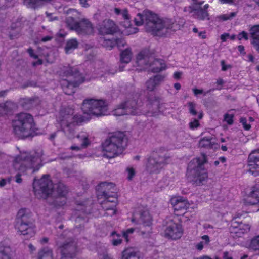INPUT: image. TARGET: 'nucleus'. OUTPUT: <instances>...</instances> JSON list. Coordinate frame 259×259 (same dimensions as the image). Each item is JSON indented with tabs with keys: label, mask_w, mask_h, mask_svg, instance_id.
<instances>
[{
	"label": "nucleus",
	"mask_w": 259,
	"mask_h": 259,
	"mask_svg": "<svg viewBox=\"0 0 259 259\" xmlns=\"http://www.w3.org/2000/svg\"><path fill=\"white\" fill-rule=\"evenodd\" d=\"M47 17H48L49 21H53L55 20H58V17L56 16H54L52 14L49 13L48 12L46 13Z\"/></svg>",
	"instance_id": "obj_53"
},
{
	"label": "nucleus",
	"mask_w": 259,
	"mask_h": 259,
	"mask_svg": "<svg viewBox=\"0 0 259 259\" xmlns=\"http://www.w3.org/2000/svg\"><path fill=\"white\" fill-rule=\"evenodd\" d=\"M250 229V226L249 224L239 223L236 220H233L230 230L234 237H239L243 234L248 232Z\"/></svg>",
	"instance_id": "obj_18"
},
{
	"label": "nucleus",
	"mask_w": 259,
	"mask_h": 259,
	"mask_svg": "<svg viewBox=\"0 0 259 259\" xmlns=\"http://www.w3.org/2000/svg\"><path fill=\"white\" fill-rule=\"evenodd\" d=\"M131 221L133 223H136L141 224L140 227L141 233L144 235L143 229L144 227H147V233L149 234L151 230V225L152 224V218L149 212L147 211H136L133 213Z\"/></svg>",
	"instance_id": "obj_13"
},
{
	"label": "nucleus",
	"mask_w": 259,
	"mask_h": 259,
	"mask_svg": "<svg viewBox=\"0 0 259 259\" xmlns=\"http://www.w3.org/2000/svg\"><path fill=\"white\" fill-rule=\"evenodd\" d=\"M72 156L66 155L65 153H61L59 155V157L61 159H66L72 157Z\"/></svg>",
	"instance_id": "obj_57"
},
{
	"label": "nucleus",
	"mask_w": 259,
	"mask_h": 259,
	"mask_svg": "<svg viewBox=\"0 0 259 259\" xmlns=\"http://www.w3.org/2000/svg\"><path fill=\"white\" fill-rule=\"evenodd\" d=\"M14 252V250L8 243H0V259H12Z\"/></svg>",
	"instance_id": "obj_24"
},
{
	"label": "nucleus",
	"mask_w": 259,
	"mask_h": 259,
	"mask_svg": "<svg viewBox=\"0 0 259 259\" xmlns=\"http://www.w3.org/2000/svg\"><path fill=\"white\" fill-rule=\"evenodd\" d=\"M254 121V119L252 117H249L248 119L245 118H241L240 122L243 125V128L245 130H249L251 127L250 123Z\"/></svg>",
	"instance_id": "obj_38"
},
{
	"label": "nucleus",
	"mask_w": 259,
	"mask_h": 259,
	"mask_svg": "<svg viewBox=\"0 0 259 259\" xmlns=\"http://www.w3.org/2000/svg\"><path fill=\"white\" fill-rule=\"evenodd\" d=\"M198 35L200 38L202 39H205L206 37V33L205 31H201L199 32Z\"/></svg>",
	"instance_id": "obj_59"
},
{
	"label": "nucleus",
	"mask_w": 259,
	"mask_h": 259,
	"mask_svg": "<svg viewBox=\"0 0 259 259\" xmlns=\"http://www.w3.org/2000/svg\"><path fill=\"white\" fill-rule=\"evenodd\" d=\"M98 30L101 35L112 34L117 31V27L113 21L105 20L99 25Z\"/></svg>",
	"instance_id": "obj_20"
},
{
	"label": "nucleus",
	"mask_w": 259,
	"mask_h": 259,
	"mask_svg": "<svg viewBox=\"0 0 259 259\" xmlns=\"http://www.w3.org/2000/svg\"><path fill=\"white\" fill-rule=\"evenodd\" d=\"M182 75V73L180 72H176L174 74V77L176 79H179Z\"/></svg>",
	"instance_id": "obj_61"
},
{
	"label": "nucleus",
	"mask_w": 259,
	"mask_h": 259,
	"mask_svg": "<svg viewBox=\"0 0 259 259\" xmlns=\"http://www.w3.org/2000/svg\"><path fill=\"white\" fill-rule=\"evenodd\" d=\"M15 107V104L11 101H7L5 103H2L0 104V114L4 115L8 114L12 111Z\"/></svg>",
	"instance_id": "obj_29"
},
{
	"label": "nucleus",
	"mask_w": 259,
	"mask_h": 259,
	"mask_svg": "<svg viewBox=\"0 0 259 259\" xmlns=\"http://www.w3.org/2000/svg\"><path fill=\"white\" fill-rule=\"evenodd\" d=\"M30 217L28 210L21 209L18 212L16 219V228L20 234L26 236L27 238H31L35 235L34 226L29 220Z\"/></svg>",
	"instance_id": "obj_7"
},
{
	"label": "nucleus",
	"mask_w": 259,
	"mask_h": 259,
	"mask_svg": "<svg viewBox=\"0 0 259 259\" xmlns=\"http://www.w3.org/2000/svg\"><path fill=\"white\" fill-rule=\"evenodd\" d=\"M74 114V111L70 108L61 110L57 118L62 130L69 137L74 135L77 126L81 122L79 116Z\"/></svg>",
	"instance_id": "obj_5"
},
{
	"label": "nucleus",
	"mask_w": 259,
	"mask_h": 259,
	"mask_svg": "<svg viewBox=\"0 0 259 259\" xmlns=\"http://www.w3.org/2000/svg\"><path fill=\"white\" fill-rule=\"evenodd\" d=\"M200 125L199 122L198 120L194 119L193 121L190 122L189 126L192 130H195Z\"/></svg>",
	"instance_id": "obj_47"
},
{
	"label": "nucleus",
	"mask_w": 259,
	"mask_h": 259,
	"mask_svg": "<svg viewBox=\"0 0 259 259\" xmlns=\"http://www.w3.org/2000/svg\"><path fill=\"white\" fill-rule=\"evenodd\" d=\"M126 172L127 174V178L128 180H131L135 175V170L132 167H128L126 168Z\"/></svg>",
	"instance_id": "obj_43"
},
{
	"label": "nucleus",
	"mask_w": 259,
	"mask_h": 259,
	"mask_svg": "<svg viewBox=\"0 0 259 259\" xmlns=\"http://www.w3.org/2000/svg\"><path fill=\"white\" fill-rule=\"evenodd\" d=\"M40 161L38 155H32L29 153H22L17 156L14 161V168L21 172H24L28 168H32Z\"/></svg>",
	"instance_id": "obj_11"
},
{
	"label": "nucleus",
	"mask_w": 259,
	"mask_h": 259,
	"mask_svg": "<svg viewBox=\"0 0 259 259\" xmlns=\"http://www.w3.org/2000/svg\"><path fill=\"white\" fill-rule=\"evenodd\" d=\"M237 38L240 40L242 39L246 40L248 39V34L244 31H242L238 35Z\"/></svg>",
	"instance_id": "obj_49"
},
{
	"label": "nucleus",
	"mask_w": 259,
	"mask_h": 259,
	"mask_svg": "<svg viewBox=\"0 0 259 259\" xmlns=\"http://www.w3.org/2000/svg\"><path fill=\"white\" fill-rule=\"evenodd\" d=\"M248 167L249 171L254 176V170L258 169L259 171V150L252 151L248 156Z\"/></svg>",
	"instance_id": "obj_21"
},
{
	"label": "nucleus",
	"mask_w": 259,
	"mask_h": 259,
	"mask_svg": "<svg viewBox=\"0 0 259 259\" xmlns=\"http://www.w3.org/2000/svg\"><path fill=\"white\" fill-rule=\"evenodd\" d=\"M70 149L72 150H75L76 151H79L80 150V147L77 146H72L70 147Z\"/></svg>",
	"instance_id": "obj_63"
},
{
	"label": "nucleus",
	"mask_w": 259,
	"mask_h": 259,
	"mask_svg": "<svg viewBox=\"0 0 259 259\" xmlns=\"http://www.w3.org/2000/svg\"><path fill=\"white\" fill-rule=\"evenodd\" d=\"M223 258L224 259H232L231 256L229 255V253L227 252H224Z\"/></svg>",
	"instance_id": "obj_62"
},
{
	"label": "nucleus",
	"mask_w": 259,
	"mask_h": 259,
	"mask_svg": "<svg viewBox=\"0 0 259 259\" xmlns=\"http://www.w3.org/2000/svg\"><path fill=\"white\" fill-rule=\"evenodd\" d=\"M235 114V111L231 110L226 113L224 116V119L227 124L231 125L233 122V117Z\"/></svg>",
	"instance_id": "obj_39"
},
{
	"label": "nucleus",
	"mask_w": 259,
	"mask_h": 259,
	"mask_svg": "<svg viewBox=\"0 0 259 259\" xmlns=\"http://www.w3.org/2000/svg\"><path fill=\"white\" fill-rule=\"evenodd\" d=\"M163 80V77L157 75L153 78H151L146 82V87L148 90L152 91L154 89L156 85L159 84Z\"/></svg>",
	"instance_id": "obj_32"
},
{
	"label": "nucleus",
	"mask_w": 259,
	"mask_h": 259,
	"mask_svg": "<svg viewBox=\"0 0 259 259\" xmlns=\"http://www.w3.org/2000/svg\"><path fill=\"white\" fill-rule=\"evenodd\" d=\"M62 253L61 259H70L75 254L76 250V243L72 239L66 240L63 244H58Z\"/></svg>",
	"instance_id": "obj_16"
},
{
	"label": "nucleus",
	"mask_w": 259,
	"mask_h": 259,
	"mask_svg": "<svg viewBox=\"0 0 259 259\" xmlns=\"http://www.w3.org/2000/svg\"><path fill=\"white\" fill-rule=\"evenodd\" d=\"M27 52L31 57H33L34 59H37L38 58L37 55L34 53L33 50L32 48H29Z\"/></svg>",
	"instance_id": "obj_54"
},
{
	"label": "nucleus",
	"mask_w": 259,
	"mask_h": 259,
	"mask_svg": "<svg viewBox=\"0 0 259 259\" xmlns=\"http://www.w3.org/2000/svg\"><path fill=\"white\" fill-rule=\"evenodd\" d=\"M218 1L221 4H234L236 0H218Z\"/></svg>",
	"instance_id": "obj_55"
},
{
	"label": "nucleus",
	"mask_w": 259,
	"mask_h": 259,
	"mask_svg": "<svg viewBox=\"0 0 259 259\" xmlns=\"http://www.w3.org/2000/svg\"><path fill=\"white\" fill-rule=\"evenodd\" d=\"M250 33L252 37L251 44L259 52V25L252 27L250 30Z\"/></svg>",
	"instance_id": "obj_27"
},
{
	"label": "nucleus",
	"mask_w": 259,
	"mask_h": 259,
	"mask_svg": "<svg viewBox=\"0 0 259 259\" xmlns=\"http://www.w3.org/2000/svg\"><path fill=\"white\" fill-rule=\"evenodd\" d=\"M199 146L201 148L213 149H216L218 147L212 136H206L204 137L199 141Z\"/></svg>",
	"instance_id": "obj_26"
},
{
	"label": "nucleus",
	"mask_w": 259,
	"mask_h": 259,
	"mask_svg": "<svg viewBox=\"0 0 259 259\" xmlns=\"http://www.w3.org/2000/svg\"><path fill=\"white\" fill-rule=\"evenodd\" d=\"M82 122L88 121L92 115L104 116L109 114L107 104L102 100L87 99L82 104Z\"/></svg>",
	"instance_id": "obj_4"
},
{
	"label": "nucleus",
	"mask_w": 259,
	"mask_h": 259,
	"mask_svg": "<svg viewBox=\"0 0 259 259\" xmlns=\"http://www.w3.org/2000/svg\"><path fill=\"white\" fill-rule=\"evenodd\" d=\"M91 143V140L89 138L88 135H83V138H82V147H86L89 145Z\"/></svg>",
	"instance_id": "obj_46"
},
{
	"label": "nucleus",
	"mask_w": 259,
	"mask_h": 259,
	"mask_svg": "<svg viewBox=\"0 0 259 259\" xmlns=\"http://www.w3.org/2000/svg\"><path fill=\"white\" fill-rule=\"evenodd\" d=\"M114 11L115 13L117 15L121 13L123 18L125 19V24L124 25L125 27V30L122 31V33L125 35H130L131 34L135 33L137 32V29L136 28L130 27L131 24L130 22L128 20V14L126 10L124 9L121 11L118 8H115Z\"/></svg>",
	"instance_id": "obj_23"
},
{
	"label": "nucleus",
	"mask_w": 259,
	"mask_h": 259,
	"mask_svg": "<svg viewBox=\"0 0 259 259\" xmlns=\"http://www.w3.org/2000/svg\"><path fill=\"white\" fill-rule=\"evenodd\" d=\"M205 155L193 159L189 163L186 173L187 180L197 186L206 183L208 179V172L203 165L206 163Z\"/></svg>",
	"instance_id": "obj_2"
},
{
	"label": "nucleus",
	"mask_w": 259,
	"mask_h": 259,
	"mask_svg": "<svg viewBox=\"0 0 259 259\" xmlns=\"http://www.w3.org/2000/svg\"><path fill=\"white\" fill-rule=\"evenodd\" d=\"M105 211V215L113 216L117 212L118 199L117 194L98 200Z\"/></svg>",
	"instance_id": "obj_12"
},
{
	"label": "nucleus",
	"mask_w": 259,
	"mask_h": 259,
	"mask_svg": "<svg viewBox=\"0 0 259 259\" xmlns=\"http://www.w3.org/2000/svg\"><path fill=\"white\" fill-rule=\"evenodd\" d=\"M229 37V35L227 33H224L221 36V39L222 42H225L227 39Z\"/></svg>",
	"instance_id": "obj_58"
},
{
	"label": "nucleus",
	"mask_w": 259,
	"mask_h": 259,
	"mask_svg": "<svg viewBox=\"0 0 259 259\" xmlns=\"http://www.w3.org/2000/svg\"><path fill=\"white\" fill-rule=\"evenodd\" d=\"M134 229L133 228H130L126 230L123 234V237L125 238L126 241H128V237L131 234L134 232Z\"/></svg>",
	"instance_id": "obj_50"
},
{
	"label": "nucleus",
	"mask_w": 259,
	"mask_h": 259,
	"mask_svg": "<svg viewBox=\"0 0 259 259\" xmlns=\"http://www.w3.org/2000/svg\"><path fill=\"white\" fill-rule=\"evenodd\" d=\"M236 15V13L235 12H230L229 13L223 14L220 15L218 17L219 19L222 20H227L230 19Z\"/></svg>",
	"instance_id": "obj_44"
},
{
	"label": "nucleus",
	"mask_w": 259,
	"mask_h": 259,
	"mask_svg": "<svg viewBox=\"0 0 259 259\" xmlns=\"http://www.w3.org/2000/svg\"><path fill=\"white\" fill-rule=\"evenodd\" d=\"M221 65H222V70L223 71H226L228 69L230 68V65H226L224 61H221Z\"/></svg>",
	"instance_id": "obj_56"
},
{
	"label": "nucleus",
	"mask_w": 259,
	"mask_h": 259,
	"mask_svg": "<svg viewBox=\"0 0 259 259\" xmlns=\"http://www.w3.org/2000/svg\"><path fill=\"white\" fill-rule=\"evenodd\" d=\"M249 248L253 250H259V235L254 237L251 240Z\"/></svg>",
	"instance_id": "obj_41"
},
{
	"label": "nucleus",
	"mask_w": 259,
	"mask_h": 259,
	"mask_svg": "<svg viewBox=\"0 0 259 259\" xmlns=\"http://www.w3.org/2000/svg\"><path fill=\"white\" fill-rule=\"evenodd\" d=\"M7 181L6 179H2L0 180V187H3L6 185Z\"/></svg>",
	"instance_id": "obj_64"
},
{
	"label": "nucleus",
	"mask_w": 259,
	"mask_h": 259,
	"mask_svg": "<svg viewBox=\"0 0 259 259\" xmlns=\"http://www.w3.org/2000/svg\"><path fill=\"white\" fill-rule=\"evenodd\" d=\"M259 202V188L255 187V189L252 191L244 199V203L246 205H253Z\"/></svg>",
	"instance_id": "obj_25"
},
{
	"label": "nucleus",
	"mask_w": 259,
	"mask_h": 259,
	"mask_svg": "<svg viewBox=\"0 0 259 259\" xmlns=\"http://www.w3.org/2000/svg\"><path fill=\"white\" fill-rule=\"evenodd\" d=\"M192 4V9L194 10L195 17L199 20L209 19V15L206 10L201 8L203 2H198V0H190Z\"/></svg>",
	"instance_id": "obj_22"
},
{
	"label": "nucleus",
	"mask_w": 259,
	"mask_h": 259,
	"mask_svg": "<svg viewBox=\"0 0 259 259\" xmlns=\"http://www.w3.org/2000/svg\"><path fill=\"white\" fill-rule=\"evenodd\" d=\"M138 70L148 69L153 72H159L165 69V65L162 60H155L152 57H148L143 53H139L137 57Z\"/></svg>",
	"instance_id": "obj_8"
},
{
	"label": "nucleus",
	"mask_w": 259,
	"mask_h": 259,
	"mask_svg": "<svg viewBox=\"0 0 259 259\" xmlns=\"http://www.w3.org/2000/svg\"><path fill=\"white\" fill-rule=\"evenodd\" d=\"M67 71L70 75H75L79 73V70L74 67H69Z\"/></svg>",
	"instance_id": "obj_48"
},
{
	"label": "nucleus",
	"mask_w": 259,
	"mask_h": 259,
	"mask_svg": "<svg viewBox=\"0 0 259 259\" xmlns=\"http://www.w3.org/2000/svg\"><path fill=\"white\" fill-rule=\"evenodd\" d=\"M124 149V138L122 133H116L107 139L102 145L103 155L114 158L121 154Z\"/></svg>",
	"instance_id": "obj_6"
},
{
	"label": "nucleus",
	"mask_w": 259,
	"mask_h": 259,
	"mask_svg": "<svg viewBox=\"0 0 259 259\" xmlns=\"http://www.w3.org/2000/svg\"><path fill=\"white\" fill-rule=\"evenodd\" d=\"M162 161V158L157 155H153L148 158L145 162L147 170L152 172H158L164 165Z\"/></svg>",
	"instance_id": "obj_19"
},
{
	"label": "nucleus",
	"mask_w": 259,
	"mask_h": 259,
	"mask_svg": "<svg viewBox=\"0 0 259 259\" xmlns=\"http://www.w3.org/2000/svg\"><path fill=\"white\" fill-rule=\"evenodd\" d=\"M136 104L134 101L123 104L113 110L112 114L117 116L125 114L138 115L141 112L139 108L136 107Z\"/></svg>",
	"instance_id": "obj_14"
},
{
	"label": "nucleus",
	"mask_w": 259,
	"mask_h": 259,
	"mask_svg": "<svg viewBox=\"0 0 259 259\" xmlns=\"http://www.w3.org/2000/svg\"><path fill=\"white\" fill-rule=\"evenodd\" d=\"M22 180L21 178V175L20 174H18L16 176V182L18 183H21Z\"/></svg>",
	"instance_id": "obj_60"
},
{
	"label": "nucleus",
	"mask_w": 259,
	"mask_h": 259,
	"mask_svg": "<svg viewBox=\"0 0 259 259\" xmlns=\"http://www.w3.org/2000/svg\"><path fill=\"white\" fill-rule=\"evenodd\" d=\"M93 32V28L90 22L88 20L82 19V34L84 33L89 34Z\"/></svg>",
	"instance_id": "obj_35"
},
{
	"label": "nucleus",
	"mask_w": 259,
	"mask_h": 259,
	"mask_svg": "<svg viewBox=\"0 0 259 259\" xmlns=\"http://www.w3.org/2000/svg\"><path fill=\"white\" fill-rule=\"evenodd\" d=\"M102 45L106 48H112L114 45V42L110 40H104Z\"/></svg>",
	"instance_id": "obj_51"
},
{
	"label": "nucleus",
	"mask_w": 259,
	"mask_h": 259,
	"mask_svg": "<svg viewBox=\"0 0 259 259\" xmlns=\"http://www.w3.org/2000/svg\"><path fill=\"white\" fill-rule=\"evenodd\" d=\"M170 203L176 214L184 215L189 220L193 217L194 214L190 210L193 208L190 207L191 204L185 198L180 196H173L170 199Z\"/></svg>",
	"instance_id": "obj_9"
},
{
	"label": "nucleus",
	"mask_w": 259,
	"mask_h": 259,
	"mask_svg": "<svg viewBox=\"0 0 259 259\" xmlns=\"http://www.w3.org/2000/svg\"><path fill=\"white\" fill-rule=\"evenodd\" d=\"M112 241L114 245H118L120 244L122 240V236L119 234L116 233H113L112 234Z\"/></svg>",
	"instance_id": "obj_42"
},
{
	"label": "nucleus",
	"mask_w": 259,
	"mask_h": 259,
	"mask_svg": "<svg viewBox=\"0 0 259 259\" xmlns=\"http://www.w3.org/2000/svg\"><path fill=\"white\" fill-rule=\"evenodd\" d=\"M68 193V189L65 185L59 183L53 185L52 193L54 197H57L55 203L58 206L63 205L66 203L65 196Z\"/></svg>",
	"instance_id": "obj_17"
},
{
	"label": "nucleus",
	"mask_w": 259,
	"mask_h": 259,
	"mask_svg": "<svg viewBox=\"0 0 259 259\" xmlns=\"http://www.w3.org/2000/svg\"><path fill=\"white\" fill-rule=\"evenodd\" d=\"M196 104L193 102H190L188 103V108L190 113L193 115H195L197 114L196 111L195 110Z\"/></svg>",
	"instance_id": "obj_45"
},
{
	"label": "nucleus",
	"mask_w": 259,
	"mask_h": 259,
	"mask_svg": "<svg viewBox=\"0 0 259 259\" xmlns=\"http://www.w3.org/2000/svg\"><path fill=\"white\" fill-rule=\"evenodd\" d=\"M131 59V52L129 50H125L121 54V61L123 63H128Z\"/></svg>",
	"instance_id": "obj_40"
},
{
	"label": "nucleus",
	"mask_w": 259,
	"mask_h": 259,
	"mask_svg": "<svg viewBox=\"0 0 259 259\" xmlns=\"http://www.w3.org/2000/svg\"><path fill=\"white\" fill-rule=\"evenodd\" d=\"M12 126L14 134L21 139L32 136L35 130L33 116L24 112L20 113L15 117L12 122Z\"/></svg>",
	"instance_id": "obj_3"
},
{
	"label": "nucleus",
	"mask_w": 259,
	"mask_h": 259,
	"mask_svg": "<svg viewBox=\"0 0 259 259\" xmlns=\"http://www.w3.org/2000/svg\"><path fill=\"white\" fill-rule=\"evenodd\" d=\"M183 233V230L182 226L172 221L167 223L163 232L165 236L174 240L181 238Z\"/></svg>",
	"instance_id": "obj_15"
},
{
	"label": "nucleus",
	"mask_w": 259,
	"mask_h": 259,
	"mask_svg": "<svg viewBox=\"0 0 259 259\" xmlns=\"http://www.w3.org/2000/svg\"><path fill=\"white\" fill-rule=\"evenodd\" d=\"M104 187H107V194H109L110 192L113 193L114 194L116 193L115 185L114 183L108 182H101L99 184V189H102Z\"/></svg>",
	"instance_id": "obj_34"
},
{
	"label": "nucleus",
	"mask_w": 259,
	"mask_h": 259,
	"mask_svg": "<svg viewBox=\"0 0 259 259\" xmlns=\"http://www.w3.org/2000/svg\"><path fill=\"white\" fill-rule=\"evenodd\" d=\"M121 259H139V257L135 249L128 248L123 251Z\"/></svg>",
	"instance_id": "obj_30"
},
{
	"label": "nucleus",
	"mask_w": 259,
	"mask_h": 259,
	"mask_svg": "<svg viewBox=\"0 0 259 259\" xmlns=\"http://www.w3.org/2000/svg\"><path fill=\"white\" fill-rule=\"evenodd\" d=\"M78 42L76 39H71L66 42L65 50L66 53H70L74 49L77 48Z\"/></svg>",
	"instance_id": "obj_33"
},
{
	"label": "nucleus",
	"mask_w": 259,
	"mask_h": 259,
	"mask_svg": "<svg viewBox=\"0 0 259 259\" xmlns=\"http://www.w3.org/2000/svg\"><path fill=\"white\" fill-rule=\"evenodd\" d=\"M210 242L209 237L205 235L201 237V241L196 245V248L199 250H201L206 246L208 245Z\"/></svg>",
	"instance_id": "obj_36"
},
{
	"label": "nucleus",
	"mask_w": 259,
	"mask_h": 259,
	"mask_svg": "<svg viewBox=\"0 0 259 259\" xmlns=\"http://www.w3.org/2000/svg\"><path fill=\"white\" fill-rule=\"evenodd\" d=\"M137 26L145 24L147 31L158 36L165 35L171 31L180 29V26L172 22L171 20H162L157 15L149 11H145L143 14H138L135 18Z\"/></svg>",
	"instance_id": "obj_1"
},
{
	"label": "nucleus",
	"mask_w": 259,
	"mask_h": 259,
	"mask_svg": "<svg viewBox=\"0 0 259 259\" xmlns=\"http://www.w3.org/2000/svg\"><path fill=\"white\" fill-rule=\"evenodd\" d=\"M193 91L195 96H198L199 95H206V92L201 89H193Z\"/></svg>",
	"instance_id": "obj_52"
},
{
	"label": "nucleus",
	"mask_w": 259,
	"mask_h": 259,
	"mask_svg": "<svg viewBox=\"0 0 259 259\" xmlns=\"http://www.w3.org/2000/svg\"><path fill=\"white\" fill-rule=\"evenodd\" d=\"M37 259H54L52 250L49 248H44L38 252Z\"/></svg>",
	"instance_id": "obj_31"
},
{
	"label": "nucleus",
	"mask_w": 259,
	"mask_h": 259,
	"mask_svg": "<svg viewBox=\"0 0 259 259\" xmlns=\"http://www.w3.org/2000/svg\"><path fill=\"white\" fill-rule=\"evenodd\" d=\"M33 189L35 196L38 198H46L52 194L53 184L48 175H44L40 179L34 180Z\"/></svg>",
	"instance_id": "obj_10"
},
{
	"label": "nucleus",
	"mask_w": 259,
	"mask_h": 259,
	"mask_svg": "<svg viewBox=\"0 0 259 259\" xmlns=\"http://www.w3.org/2000/svg\"><path fill=\"white\" fill-rule=\"evenodd\" d=\"M66 23L67 27L72 30L75 31L78 34L81 32L80 23L76 21L71 17H68L66 19Z\"/></svg>",
	"instance_id": "obj_28"
},
{
	"label": "nucleus",
	"mask_w": 259,
	"mask_h": 259,
	"mask_svg": "<svg viewBox=\"0 0 259 259\" xmlns=\"http://www.w3.org/2000/svg\"><path fill=\"white\" fill-rule=\"evenodd\" d=\"M96 190L98 200H100L102 198L110 196L109 194H107L106 187H104L102 189H99L98 184L96 187Z\"/></svg>",
	"instance_id": "obj_37"
}]
</instances>
